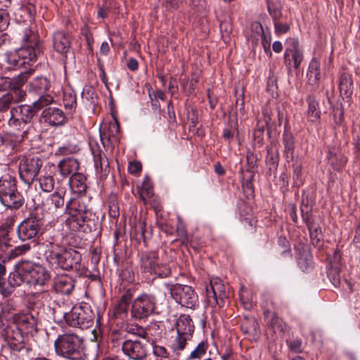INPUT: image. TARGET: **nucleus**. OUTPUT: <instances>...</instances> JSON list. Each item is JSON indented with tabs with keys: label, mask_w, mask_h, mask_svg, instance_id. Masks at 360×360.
<instances>
[{
	"label": "nucleus",
	"mask_w": 360,
	"mask_h": 360,
	"mask_svg": "<svg viewBox=\"0 0 360 360\" xmlns=\"http://www.w3.org/2000/svg\"><path fill=\"white\" fill-rule=\"evenodd\" d=\"M21 39L26 45L6 54V61L9 69L17 70L32 66L37 60L35 47L38 44V36L29 27L21 34Z\"/></svg>",
	"instance_id": "f257e3e1"
},
{
	"label": "nucleus",
	"mask_w": 360,
	"mask_h": 360,
	"mask_svg": "<svg viewBox=\"0 0 360 360\" xmlns=\"http://www.w3.org/2000/svg\"><path fill=\"white\" fill-rule=\"evenodd\" d=\"M58 355L70 360H84L83 340L74 333H65L59 335L54 342Z\"/></svg>",
	"instance_id": "f03ea898"
},
{
	"label": "nucleus",
	"mask_w": 360,
	"mask_h": 360,
	"mask_svg": "<svg viewBox=\"0 0 360 360\" xmlns=\"http://www.w3.org/2000/svg\"><path fill=\"white\" fill-rule=\"evenodd\" d=\"M16 270L22 278V282L25 281L34 288L45 287L51 279L50 273L44 266L30 261L18 262Z\"/></svg>",
	"instance_id": "7ed1b4c3"
},
{
	"label": "nucleus",
	"mask_w": 360,
	"mask_h": 360,
	"mask_svg": "<svg viewBox=\"0 0 360 360\" xmlns=\"http://www.w3.org/2000/svg\"><path fill=\"white\" fill-rule=\"evenodd\" d=\"M69 217L65 220V225L72 231H79L91 216L85 202L81 198L70 200L65 206Z\"/></svg>",
	"instance_id": "20e7f679"
},
{
	"label": "nucleus",
	"mask_w": 360,
	"mask_h": 360,
	"mask_svg": "<svg viewBox=\"0 0 360 360\" xmlns=\"http://www.w3.org/2000/svg\"><path fill=\"white\" fill-rule=\"evenodd\" d=\"M16 183V179L9 175H4L0 179V201L4 206L14 210L21 207L25 202Z\"/></svg>",
	"instance_id": "39448f33"
},
{
	"label": "nucleus",
	"mask_w": 360,
	"mask_h": 360,
	"mask_svg": "<svg viewBox=\"0 0 360 360\" xmlns=\"http://www.w3.org/2000/svg\"><path fill=\"white\" fill-rule=\"evenodd\" d=\"M167 287L171 297L182 307L195 309L199 305L198 294L191 286L176 283L168 284Z\"/></svg>",
	"instance_id": "423d86ee"
},
{
	"label": "nucleus",
	"mask_w": 360,
	"mask_h": 360,
	"mask_svg": "<svg viewBox=\"0 0 360 360\" xmlns=\"http://www.w3.org/2000/svg\"><path fill=\"white\" fill-rule=\"evenodd\" d=\"M39 249L44 252L46 261L56 268L65 270V265L70 258V250H64L53 242L46 241L39 245Z\"/></svg>",
	"instance_id": "0eeeda50"
},
{
	"label": "nucleus",
	"mask_w": 360,
	"mask_h": 360,
	"mask_svg": "<svg viewBox=\"0 0 360 360\" xmlns=\"http://www.w3.org/2000/svg\"><path fill=\"white\" fill-rule=\"evenodd\" d=\"M156 308V298L148 293H141L131 303V316L136 320L148 318L153 314Z\"/></svg>",
	"instance_id": "6e6552de"
},
{
	"label": "nucleus",
	"mask_w": 360,
	"mask_h": 360,
	"mask_svg": "<svg viewBox=\"0 0 360 360\" xmlns=\"http://www.w3.org/2000/svg\"><path fill=\"white\" fill-rule=\"evenodd\" d=\"M94 313L90 307L86 306H75L70 311L64 313L65 322L72 327L82 329L88 328L93 324Z\"/></svg>",
	"instance_id": "1a4fd4ad"
},
{
	"label": "nucleus",
	"mask_w": 360,
	"mask_h": 360,
	"mask_svg": "<svg viewBox=\"0 0 360 360\" xmlns=\"http://www.w3.org/2000/svg\"><path fill=\"white\" fill-rule=\"evenodd\" d=\"M205 291L207 303L212 307H224L229 297L226 287L219 278H212Z\"/></svg>",
	"instance_id": "9d476101"
},
{
	"label": "nucleus",
	"mask_w": 360,
	"mask_h": 360,
	"mask_svg": "<svg viewBox=\"0 0 360 360\" xmlns=\"http://www.w3.org/2000/svg\"><path fill=\"white\" fill-rule=\"evenodd\" d=\"M43 162L37 156H24L20 160L18 170L20 179L26 184H30L37 177L42 167Z\"/></svg>",
	"instance_id": "9b49d317"
},
{
	"label": "nucleus",
	"mask_w": 360,
	"mask_h": 360,
	"mask_svg": "<svg viewBox=\"0 0 360 360\" xmlns=\"http://www.w3.org/2000/svg\"><path fill=\"white\" fill-rule=\"evenodd\" d=\"M11 117L8 120V125L14 129H23L25 126L30 122L35 115L34 110L29 105H20L13 108L11 111Z\"/></svg>",
	"instance_id": "f8f14e48"
},
{
	"label": "nucleus",
	"mask_w": 360,
	"mask_h": 360,
	"mask_svg": "<svg viewBox=\"0 0 360 360\" xmlns=\"http://www.w3.org/2000/svg\"><path fill=\"white\" fill-rule=\"evenodd\" d=\"M303 52L299 46V41L295 38H288L285 41L284 62L289 69H297L303 60Z\"/></svg>",
	"instance_id": "ddd939ff"
},
{
	"label": "nucleus",
	"mask_w": 360,
	"mask_h": 360,
	"mask_svg": "<svg viewBox=\"0 0 360 360\" xmlns=\"http://www.w3.org/2000/svg\"><path fill=\"white\" fill-rule=\"evenodd\" d=\"M122 350L131 360H145L148 352L146 344L132 340L124 341L122 345Z\"/></svg>",
	"instance_id": "4468645a"
},
{
	"label": "nucleus",
	"mask_w": 360,
	"mask_h": 360,
	"mask_svg": "<svg viewBox=\"0 0 360 360\" xmlns=\"http://www.w3.org/2000/svg\"><path fill=\"white\" fill-rule=\"evenodd\" d=\"M40 223L34 217H29L23 220L18 226L16 232L18 238L21 241L31 240L35 238L39 230Z\"/></svg>",
	"instance_id": "2eb2a0df"
},
{
	"label": "nucleus",
	"mask_w": 360,
	"mask_h": 360,
	"mask_svg": "<svg viewBox=\"0 0 360 360\" xmlns=\"http://www.w3.org/2000/svg\"><path fill=\"white\" fill-rule=\"evenodd\" d=\"M13 321L18 330L33 335L37 331V320L30 313H18L13 316Z\"/></svg>",
	"instance_id": "dca6fc26"
},
{
	"label": "nucleus",
	"mask_w": 360,
	"mask_h": 360,
	"mask_svg": "<svg viewBox=\"0 0 360 360\" xmlns=\"http://www.w3.org/2000/svg\"><path fill=\"white\" fill-rule=\"evenodd\" d=\"M32 72V70L29 69V70L22 72L16 77L9 78V80H8L9 89L8 92L13 93L15 97L23 101L26 96V93L22 89V86L27 81Z\"/></svg>",
	"instance_id": "f3484780"
},
{
	"label": "nucleus",
	"mask_w": 360,
	"mask_h": 360,
	"mask_svg": "<svg viewBox=\"0 0 360 360\" xmlns=\"http://www.w3.org/2000/svg\"><path fill=\"white\" fill-rule=\"evenodd\" d=\"M246 38L253 45H257L261 39L265 52H269L270 55L271 54L270 51V38L266 39L264 34L263 27L260 22H253L250 25V32L247 33Z\"/></svg>",
	"instance_id": "a211bd4d"
},
{
	"label": "nucleus",
	"mask_w": 360,
	"mask_h": 360,
	"mask_svg": "<svg viewBox=\"0 0 360 360\" xmlns=\"http://www.w3.org/2000/svg\"><path fill=\"white\" fill-rule=\"evenodd\" d=\"M120 124L118 120L113 118L108 124H103L101 131V139L105 146L106 139L112 145L117 144L119 141Z\"/></svg>",
	"instance_id": "6ab92c4d"
},
{
	"label": "nucleus",
	"mask_w": 360,
	"mask_h": 360,
	"mask_svg": "<svg viewBox=\"0 0 360 360\" xmlns=\"http://www.w3.org/2000/svg\"><path fill=\"white\" fill-rule=\"evenodd\" d=\"M64 204L63 193L55 191L44 201L43 209L51 214L56 215L59 210L63 209Z\"/></svg>",
	"instance_id": "aec40b11"
},
{
	"label": "nucleus",
	"mask_w": 360,
	"mask_h": 360,
	"mask_svg": "<svg viewBox=\"0 0 360 360\" xmlns=\"http://www.w3.org/2000/svg\"><path fill=\"white\" fill-rule=\"evenodd\" d=\"M56 170V165L53 163H47L43 169L44 174L39 179L40 188L44 192H51L54 188L55 181L53 177Z\"/></svg>",
	"instance_id": "412c9836"
},
{
	"label": "nucleus",
	"mask_w": 360,
	"mask_h": 360,
	"mask_svg": "<svg viewBox=\"0 0 360 360\" xmlns=\"http://www.w3.org/2000/svg\"><path fill=\"white\" fill-rule=\"evenodd\" d=\"M240 328L246 338L252 341H257L259 338V325L253 317L244 316L241 321Z\"/></svg>",
	"instance_id": "4be33fe9"
},
{
	"label": "nucleus",
	"mask_w": 360,
	"mask_h": 360,
	"mask_svg": "<svg viewBox=\"0 0 360 360\" xmlns=\"http://www.w3.org/2000/svg\"><path fill=\"white\" fill-rule=\"evenodd\" d=\"M53 44L57 52L62 55L66 54L71 46L70 37L63 31H56L53 34Z\"/></svg>",
	"instance_id": "5701e85b"
},
{
	"label": "nucleus",
	"mask_w": 360,
	"mask_h": 360,
	"mask_svg": "<svg viewBox=\"0 0 360 360\" xmlns=\"http://www.w3.org/2000/svg\"><path fill=\"white\" fill-rule=\"evenodd\" d=\"M22 283V278L15 269V272L10 274L7 281H2L0 279V293L4 297H8Z\"/></svg>",
	"instance_id": "b1692460"
},
{
	"label": "nucleus",
	"mask_w": 360,
	"mask_h": 360,
	"mask_svg": "<svg viewBox=\"0 0 360 360\" xmlns=\"http://www.w3.org/2000/svg\"><path fill=\"white\" fill-rule=\"evenodd\" d=\"M131 299V293L126 292L120 298L112 311V316L115 319H125L128 315L129 303Z\"/></svg>",
	"instance_id": "393cba45"
},
{
	"label": "nucleus",
	"mask_w": 360,
	"mask_h": 360,
	"mask_svg": "<svg viewBox=\"0 0 360 360\" xmlns=\"http://www.w3.org/2000/svg\"><path fill=\"white\" fill-rule=\"evenodd\" d=\"M75 288V281L68 275L58 276L54 281V288L61 294L69 295Z\"/></svg>",
	"instance_id": "a878e982"
},
{
	"label": "nucleus",
	"mask_w": 360,
	"mask_h": 360,
	"mask_svg": "<svg viewBox=\"0 0 360 360\" xmlns=\"http://www.w3.org/2000/svg\"><path fill=\"white\" fill-rule=\"evenodd\" d=\"M60 174L63 176H69L77 174L79 169V161L73 158H66L60 160L58 164Z\"/></svg>",
	"instance_id": "bb28decb"
},
{
	"label": "nucleus",
	"mask_w": 360,
	"mask_h": 360,
	"mask_svg": "<svg viewBox=\"0 0 360 360\" xmlns=\"http://www.w3.org/2000/svg\"><path fill=\"white\" fill-rule=\"evenodd\" d=\"M307 77L309 85L312 86H319L321 79V75L320 71V63L316 58H313L309 62L307 72Z\"/></svg>",
	"instance_id": "cd10ccee"
},
{
	"label": "nucleus",
	"mask_w": 360,
	"mask_h": 360,
	"mask_svg": "<svg viewBox=\"0 0 360 360\" xmlns=\"http://www.w3.org/2000/svg\"><path fill=\"white\" fill-rule=\"evenodd\" d=\"M158 262V255L155 251L144 252L141 256V267L143 271L150 274H153Z\"/></svg>",
	"instance_id": "c85d7f7f"
},
{
	"label": "nucleus",
	"mask_w": 360,
	"mask_h": 360,
	"mask_svg": "<svg viewBox=\"0 0 360 360\" xmlns=\"http://www.w3.org/2000/svg\"><path fill=\"white\" fill-rule=\"evenodd\" d=\"M42 115L45 121L51 125H60L65 122V115L59 108H48L44 109L42 112Z\"/></svg>",
	"instance_id": "c756f323"
},
{
	"label": "nucleus",
	"mask_w": 360,
	"mask_h": 360,
	"mask_svg": "<svg viewBox=\"0 0 360 360\" xmlns=\"http://www.w3.org/2000/svg\"><path fill=\"white\" fill-rule=\"evenodd\" d=\"M176 333L187 337H192L194 326L191 317L186 314L181 315L176 322Z\"/></svg>",
	"instance_id": "7c9ffc66"
},
{
	"label": "nucleus",
	"mask_w": 360,
	"mask_h": 360,
	"mask_svg": "<svg viewBox=\"0 0 360 360\" xmlns=\"http://www.w3.org/2000/svg\"><path fill=\"white\" fill-rule=\"evenodd\" d=\"M8 342L11 349L15 352H20L25 348V338L22 335V332L16 329L12 330L11 334H9L8 331H6Z\"/></svg>",
	"instance_id": "2f4dec72"
},
{
	"label": "nucleus",
	"mask_w": 360,
	"mask_h": 360,
	"mask_svg": "<svg viewBox=\"0 0 360 360\" xmlns=\"http://www.w3.org/2000/svg\"><path fill=\"white\" fill-rule=\"evenodd\" d=\"M86 178L79 172L72 174L69 179V185L71 190L77 194L84 193L86 190Z\"/></svg>",
	"instance_id": "473e14b6"
},
{
	"label": "nucleus",
	"mask_w": 360,
	"mask_h": 360,
	"mask_svg": "<svg viewBox=\"0 0 360 360\" xmlns=\"http://www.w3.org/2000/svg\"><path fill=\"white\" fill-rule=\"evenodd\" d=\"M282 139L286 160L288 162L293 161L295 158V138L293 135L290 132L285 131Z\"/></svg>",
	"instance_id": "72a5a7b5"
},
{
	"label": "nucleus",
	"mask_w": 360,
	"mask_h": 360,
	"mask_svg": "<svg viewBox=\"0 0 360 360\" xmlns=\"http://www.w3.org/2000/svg\"><path fill=\"white\" fill-rule=\"evenodd\" d=\"M51 86L50 81L45 77H37L30 82V90L37 94L49 91Z\"/></svg>",
	"instance_id": "f704fd0d"
},
{
	"label": "nucleus",
	"mask_w": 360,
	"mask_h": 360,
	"mask_svg": "<svg viewBox=\"0 0 360 360\" xmlns=\"http://www.w3.org/2000/svg\"><path fill=\"white\" fill-rule=\"evenodd\" d=\"M91 153L94 156L95 167L97 172H103L108 169L109 162L107 158L103 155L101 149L96 146L95 148L91 144Z\"/></svg>",
	"instance_id": "c9c22d12"
},
{
	"label": "nucleus",
	"mask_w": 360,
	"mask_h": 360,
	"mask_svg": "<svg viewBox=\"0 0 360 360\" xmlns=\"http://www.w3.org/2000/svg\"><path fill=\"white\" fill-rule=\"evenodd\" d=\"M192 337H187L184 335L176 333V336L172 338L170 341L169 347L173 353L176 356L180 355L181 352L186 348L187 342Z\"/></svg>",
	"instance_id": "e433bc0d"
},
{
	"label": "nucleus",
	"mask_w": 360,
	"mask_h": 360,
	"mask_svg": "<svg viewBox=\"0 0 360 360\" xmlns=\"http://www.w3.org/2000/svg\"><path fill=\"white\" fill-rule=\"evenodd\" d=\"M307 102L308 104L307 119L311 122H316L321 117L319 102L314 97L311 96L307 98Z\"/></svg>",
	"instance_id": "4c0bfd02"
},
{
	"label": "nucleus",
	"mask_w": 360,
	"mask_h": 360,
	"mask_svg": "<svg viewBox=\"0 0 360 360\" xmlns=\"http://www.w3.org/2000/svg\"><path fill=\"white\" fill-rule=\"evenodd\" d=\"M340 258V255L339 252L335 251L333 255L334 262H330V268L328 271V276L330 278L332 283L335 286H338L340 283V280L339 277L340 267L338 264Z\"/></svg>",
	"instance_id": "58836bf2"
},
{
	"label": "nucleus",
	"mask_w": 360,
	"mask_h": 360,
	"mask_svg": "<svg viewBox=\"0 0 360 360\" xmlns=\"http://www.w3.org/2000/svg\"><path fill=\"white\" fill-rule=\"evenodd\" d=\"M352 79L349 75L344 73L340 76L339 89L341 94L349 98L352 94Z\"/></svg>",
	"instance_id": "ea45409f"
},
{
	"label": "nucleus",
	"mask_w": 360,
	"mask_h": 360,
	"mask_svg": "<svg viewBox=\"0 0 360 360\" xmlns=\"http://www.w3.org/2000/svg\"><path fill=\"white\" fill-rule=\"evenodd\" d=\"M70 258L65 265V270H75L79 271L81 270L82 264V255L81 254L74 250H70Z\"/></svg>",
	"instance_id": "a19ab883"
},
{
	"label": "nucleus",
	"mask_w": 360,
	"mask_h": 360,
	"mask_svg": "<svg viewBox=\"0 0 360 360\" xmlns=\"http://www.w3.org/2000/svg\"><path fill=\"white\" fill-rule=\"evenodd\" d=\"M262 115L264 116V120L262 121H258L257 127L255 129L253 133L254 138L255 139H258V142H259V141L262 139V136L264 134L265 127L269 124L271 121V117L267 110H263Z\"/></svg>",
	"instance_id": "79ce46f5"
},
{
	"label": "nucleus",
	"mask_w": 360,
	"mask_h": 360,
	"mask_svg": "<svg viewBox=\"0 0 360 360\" xmlns=\"http://www.w3.org/2000/svg\"><path fill=\"white\" fill-rule=\"evenodd\" d=\"M307 228L309 231L312 244L318 248H321L323 242V236L320 226L311 224L310 226L309 225Z\"/></svg>",
	"instance_id": "37998d69"
},
{
	"label": "nucleus",
	"mask_w": 360,
	"mask_h": 360,
	"mask_svg": "<svg viewBox=\"0 0 360 360\" xmlns=\"http://www.w3.org/2000/svg\"><path fill=\"white\" fill-rule=\"evenodd\" d=\"M22 101L14 96L13 93L6 92L0 96V112H4L10 109L13 103Z\"/></svg>",
	"instance_id": "c03bdc74"
},
{
	"label": "nucleus",
	"mask_w": 360,
	"mask_h": 360,
	"mask_svg": "<svg viewBox=\"0 0 360 360\" xmlns=\"http://www.w3.org/2000/svg\"><path fill=\"white\" fill-rule=\"evenodd\" d=\"M11 241L8 229L4 226L0 227V255H5L11 246Z\"/></svg>",
	"instance_id": "a18cd8bd"
},
{
	"label": "nucleus",
	"mask_w": 360,
	"mask_h": 360,
	"mask_svg": "<svg viewBox=\"0 0 360 360\" xmlns=\"http://www.w3.org/2000/svg\"><path fill=\"white\" fill-rule=\"evenodd\" d=\"M53 97L49 94H46L41 96L31 106L32 107V109L34 110V114L36 115L39 110L44 108L46 109V108L53 103Z\"/></svg>",
	"instance_id": "49530a36"
},
{
	"label": "nucleus",
	"mask_w": 360,
	"mask_h": 360,
	"mask_svg": "<svg viewBox=\"0 0 360 360\" xmlns=\"http://www.w3.org/2000/svg\"><path fill=\"white\" fill-rule=\"evenodd\" d=\"M14 311V308L9 302L0 303V326L4 327L6 323L4 321H7L11 314Z\"/></svg>",
	"instance_id": "de8ad7c7"
},
{
	"label": "nucleus",
	"mask_w": 360,
	"mask_h": 360,
	"mask_svg": "<svg viewBox=\"0 0 360 360\" xmlns=\"http://www.w3.org/2000/svg\"><path fill=\"white\" fill-rule=\"evenodd\" d=\"M207 348L208 345L207 342L203 341L200 342L190 353L186 360H196L202 358L205 355Z\"/></svg>",
	"instance_id": "09e8293b"
},
{
	"label": "nucleus",
	"mask_w": 360,
	"mask_h": 360,
	"mask_svg": "<svg viewBox=\"0 0 360 360\" xmlns=\"http://www.w3.org/2000/svg\"><path fill=\"white\" fill-rule=\"evenodd\" d=\"M300 212L302 214V218L303 221L307 224V226L313 224L311 217H312V205L307 200L305 202L302 200L300 205Z\"/></svg>",
	"instance_id": "8fccbe9b"
},
{
	"label": "nucleus",
	"mask_w": 360,
	"mask_h": 360,
	"mask_svg": "<svg viewBox=\"0 0 360 360\" xmlns=\"http://www.w3.org/2000/svg\"><path fill=\"white\" fill-rule=\"evenodd\" d=\"M139 193L140 198L143 201L146 200V198H150L153 195V186L148 176L145 177Z\"/></svg>",
	"instance_id": "3c124183"
},
{
	"label": "nucleus",
	"mask_w": 360,
	"mask_h": 360,
	"mask_svg": "<svg viewBox=\"0 0 360 360\" xmlns=\"http://www.w3.org/2000/svg\"><path fill=\"white\" fill-rule=\"evenodd\" d=\"M31 250V246L29 243H24L22 245H18L15 248L11 250L8 253V259H14L22 255H25L26 252H29Z\"/></svg>",
	"instance_id": "603ef678"
},
{
	"label": "nucleus",
	"mask_w": 360,
	"mask_h": 360,
	"mask_svg": "<svg viewBox=\"0 0 360 360\" xmlns=\"http://www.w3.org/2000/svg\"><path fill=\"white\" fill-rule=\"evenodd\" d=\"M268 12L273 19V22L279 20L282 16L281 6L274 2L268 3Z\"/></svg>",
	"instance_id": "864d4df0"
},
{
	"label": "nucleus",
	"mask_w": 360,
	"mask_h": 360,
	"mask_svg": "<svg viewBox=\"0 0 360 360\" xmlns=\"http://www.w3.org/2000/svg\"><path fill=\"white\" fill-rule=\"evenodd\" d=\"M82 96L84 99L86 100L90 105H96L97 101V95L93 87L89 86H86L82 93Z\"/></svg>",
	"instance_id": "5fc2aeb1"
},
{
	"label": "nucleus",
	"mask_w": 360,
	"mask_h": 360,
	"mask_svg": "<svg viewBox=\"0 0 360 360\" xmlns=\"http://www.w3.org/2000/svg\"><path fill=\"white\" fill-rule=\"evenodd\" d=\"M170 274V268L166 264H162L160 262L157 263L156 267H155V270L153 271V274L160 278L167 277Z\"/></svg>",
	"instance_id": "6e6d98bb"
},
{
	"label": "nucleus",
	"mask_w": 360,
	"mask_h": 360,
	"mask_svg": "<svg viewBox=\"0 0 360 360\" xmlns=\"http://www.w3.org/2000/svg\"><path fill=\"white\" fill-rule=\"evenodd\" d=\"M292 169H293V181L294 184L297 186H300L303 184V179H302V165L299 162H295L292 164Z\"/></svg>",
	"instance_id": "4d7b16f0"
},
{
	"label": "nucleus",
	"mask_w": 360,
	"mask_h": 360,
	"mask_svg": "<svg viewBox=\"0 0 360 360\" xmlns=\"http://www.w3.org/2000/svg\"><path fill=\"white\" fill-rule=\"evenodd\" d=\"M63 103L66 109L72 110L77 106V98L72 93H65L63 96Z\"/></svg>",
	"instance_id": "13d9d810"
},
{
	"label": "nucleus",
	"mask_w": 360,
	"mask_h": 360,
	"mask_svg": "<svg viewBox=\"0 0 360 360\" xmlns=\"http://www.w3.org/2000/svg\"><path fill=\"white\" fill-rule=\"evenodd\" d=\"M153 354L160 359H167L169 356V353L167 349L162 345L156 343H153Z\"/></svg>",
	"instance_id": "bf43d9fd"
},
{
	"label": "nucleus",
	"mask_w": 360,
	"mask_h": 360,
	"mask_svg": "<svg viewBox=\"0 0 360 360\" xmlns=\"http://www.w3.org/2000/svg\"><path fill=\"white\" fill-rule=\"evenodd\" d=\"M239 295L243 307L247 310L250 309L252 307V302L248 297L249 292L247 289L244 287L241 288Z\"/></svg>",
	"instance_id": "052dcab7"
},
{
	"label": "nucleus",
	"mask_w": 360,
	"mask_h": 360,
	"mask_svg": "<svg viewBox=\"0 0 360 360\" xmlns=\"http://www.w3.org/2000/svg\"><path fill=\"white\" fill-rule=\"evenodd\" d=\"M176 231L181 244L188 246L190 243V239L185 226L184 225H179L176 229Z\"/></svg>",
	"instance_id": "680f3d73"
},
{
	"label": "nucleus",
	"mask_w": 360,
	"mask_h": 360,
	"mask_svg": "<svg viewBox=\"0 0 360 360\" xmlns=\"http://www.w3.org/2000/svg\"><path fill=\"white\" fill-rule=\"evenodd\" d=\"M275 33L277 36L287 33L290 30V25L280 22L279 20L274 22Z\"/></svg>",
	"instance_id": "e2e57ef3"
},
{
	"label": "nucleus",
	"mask_w": 360,
	"mask_h": 360,
	"mask_svg": "<svg viewBox=\"0 0 360 360\" xmlns=\"http://www.w3.org/2000/svg\"><path fill=\"white\" fill-rule=\"evenodd\" d=\"M297 264L302 271H307L311 268V259L309 257L300 255L297 259Z\"/></svg>",
	"instance_id": "0e129e2a"
},
{
	"label": "nucleus",
	"mask_w": 360,
	"mask_h": 360,
	"mask_svg": "<svg viewBox=\"0 0 360 360\" xmlns=\"http://www.w3.org/2000/svg\"><path fill=\"white\" fill-rule=\"evenodd\" d=\"M78 148L77 146H63L59 147L56 152V155H67L75 153L77 151Z\"/></svg>",
	"instance_id": "69168bd1"
},
{
	"label": "nucleus",
	"mask_w": 360,
	"mask_h": 360,
	"mask_svg": "<svg viewBox=\"0 0 360 360\" xmlns=\"http://www.w3.org/2000/svg\"><path fill=\"white\" fill-rule=\"evenodd\" d=\"M127 331L129 333L136 335L139 337L142 338H146V337H147V333L146 332L144 328L138 325H134V326L132 325V326H128Z\"/></svg>",
	"instance_id": "338daca9"
},
{
	"label": "nucleus",
	"mask_w": 360,
	"mask_h": 360,
	"mask_svg": "<svg viewBox=\"0 0 360 360\" xmlns=\"http://www.w3.org/2000/svg\"><path fill=\"white\" fill-rule=\"evenodd\" d=\"M142 165L139 161L130 162L128 165V172L131 174H137L141 172Z\"/></svg>",
	"instance_id": "774afa93"
}]
</instances>
